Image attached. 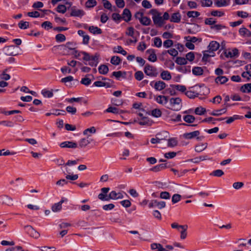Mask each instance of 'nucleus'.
<instances>
[{
	"label": "nucleus",
	"instance_id": "6e6d98bb",
	"mask_svg": "<svg viewBox=\"0 0 251 251\" xmlns=\"http://www.w3.org/2000/svg\"><path fill=\"white\" fill-rule=\"evenodd\" d=\"M67 7L64 4H59L56 8V11L61 13H64L66 11Z\"/></svg>",
	"mask_w": 251,
	"mask_h": 251
},
{
	"label": "nucleus",
	"instance_id": "79ce46f5",
	"mask_svg": "<svg viewBox=\"0 0 251 251\" xmlns=\"http://www.w3.org/2000/svg\"><path fill=\"white\" fill-rule=\"evenodd\" d=\"M126 72H114L112 73V75L116 77V78L119 79L120 77L122 76L123 77H126Z\"/></svg>",
	"mask_w": 251,
	"mask_h": 251
},
{
	"label": "nucleus",
	"instance_id": "1a4fd4ad",
	"mask_svg": "<svg viewBox=\"0 0 251 251\" xmlns=\"http://www.w3.org/2000/svg\"><path fill=\"white\" fill-rule=\"evenodd\" d=\"M165 206L166 203L165 201H158L156 200L151 201L149 204V206L150 208L157 207L159 209H162L163 208H164Z\"/></svg>",
	"mask_w": 251,
	"mask_h": 251
},
{
	"label": "nucleus",
	"instance_id": "39448f33",
	"mask_svg": "<svg viewBox=\"0 0 251 251\" xmlns=\"http://www.w3.org/2000/svg\"><path fill=\"white\" fill-rule=\"evenodd\" d=\"M24 229L25 232L31 237L35 239H38L40 236V233L35 229H34L31 226L28 225L25 226Z\"/></svg>",
	"mask_w": 251,
	"mask_h": 251
},
{
	"label": "nucleus",
	"instance_id": "4c0bfd02",
	"mask_svg": "<svg viewBox=\"0 0 251 251\" xmlns=\"http://www.w3.org/2000/svg\"><path fill=\"white\" fill-rule=\"evenodd\" d=\"M92 75H91L88 74L86 75L85 77L82 78L80 82L81 84L88 86L91 83V80L88 77V76Z\"/></svg>",
	"mask_w": 251,
	"mask_h": 251
},
{
	"label": "nucleus",
	"instance_id": "f257e3e1",
	"mask_svg": "<svg viewBox=\"0 0 251 251\" xmlns=\"http://www.w3.org/2000/svg\"><path fill=\"white\" fill-rule=\"evenodd\" d=\"M109 187H103L101 189V193L99 194L98 198L102 201H109L110 200L121 199L124 198L123 195L120 193H117L115 191H112L108 195L107 193L109 192Z\"/></svg>",
	"mask_w": 251,
	"mask_h": 251
},
{
	"label": "nucleus",
	"instance_id": "7c9ffc66",
	"mask_svg": "<svg viewBox=\"0 0 251 251\" xmlns=\"http://www.w3.org/2000/svg\"><path fill=\"white\" fill-rule=\"evenodd\" d=\"M99 72L100 74L106 75L108 72V67L105 65H101L99 67Z\"/></svg>",
	"mask_w": 251,
	"mask_h": 251
},
{
	"label": "nucleus",
	"instance_id": "13d9d810",
	"mask_svg": "<svg viewBox=\"0 0 251 251\" xmlns=\"http://www.w3.org/2000/svg\"><path fill=\"white\" fill-rule=\"evenodd\" d=\"M215 3L218 7H222L226 5V0H214Z\"/></svg>",
	"mask_w": 251,
	"mask_h": 251
},
{
	"label": "nucleus",
	"instance_id": "6e6552de",
	"mask_svg": "<svg viewBox=\"0 0 251 251\" xmlns=\"http://www.w3.org/2000/svg\"><path fill=\"white\" fill-rule=\"evenodd\" d=\"M71 10V16L81 18L85 15V12L83 10L77 9L75 7H72Z\"/></svg>",
	"mask_w": 251,
	"mask_h": 251
},
{
	"label": "nucleus",
	"instance_id": "5fc2aeb1",
	"mask_svg": "<svg viewBox=\"0 0 251 251\" xmlns=\"http://www.w3.org/2000/svg\"><path fill=\"white\" fill-rule=\"evenodd\" d=\"M187 15L189 18H196L200 15V13L198 11H190L187 12Z\"/></svg>",
	"mask_w": 251,
	"mask_h": 251
},
{
	"label": "nucleus",
	"instance_id": "de8ad7c7",
	"mask_svg": "<svg viewBox=\"0 0 251 251\" xmlns=\"http://www.w3.org/2000/svg\"><path fill=\"white\" fill-rule=\"evenodd\" d=\"M97 3L96 0H88L85 3V6L87 8H92L96 6Z\"/></svg>",
	"mask_w": 251,
	"mask_h": 251
},
{
	"label": "nucleus",
	"instance_id": "9b49d317",
	"mask_svg": "<svg viewBox=\"0 0 251 251\" xmlns=\"http://www.w3.org/2000/svg\"><path fill=\"white\" fill-rule=\"evenodd\" d=\"M170 166L168 165L166 163L160 164L159 165H157L152 168H151L150 170L153 172H158L163 170L166 168H169Z\"/></svg>",
	"mask_w": 251,
	"mask_h": 251
},
{
	"label": "nucleus",
	"instance_id": "c756f323",
	"mask_svg": "<svg viewBox=\"0 0 251 251\" xmlns=\"http://www.w3.org/2000/svg\"><path fill=\"white\" fill-rule=\"evenodd\" d=\"M240 90L243 93L251 92V83L243 85L242 86H241Z\"/></svg>",
	"mask_w": 251,
	"mask_h": 251
},
{
	"label": "nucleus",
	"instance_id": "09e8293b",
	"mask_svg": "<svg viewBox=\"0 0 251 251\" xmlns=\"http://www.w3.org/2000/svg\"><path fill=\"white\" fill-rule=\"evenodd\" d=\"M176 62L178 65H185L187 64V61L186 59L184 57H177L176 58Z\"/></svg>",
	"mask_w": 251,
	"mask_h": 251
},
{
	"label": "nucleus",
	"instance_id": "4be33fe9",
	"mask_svg": "<svg viewBox=\"0 0 251 251\" xmlns=\"http://www.w3.org/2000/svg\"><path fill=\"white\" fill-rule=\"evenodd\" d=\"M192 73L195 75H201L203 73V70L201 67H194L192 70Z\"/></svg>",
	"mask_w": 251,
	"mask_h": 251
},
{
	"label": "nucleus",
	"instance_id": "9d476101",
	"mask_svg": "<svg viewBox=\"0 0 251 251\" xmlns=\"http://www.w3.org/2000/svg\"><path fill=\"white\" fill-rule=\"evenodd\" d=\"M162 133L164 134V138H160L158 136L160 135V134H157V136L155 138H152L151 139V142L154 144L157 143H161L162 141L165 140L166 138L168 137L169 133L167 131H163Z\"/></svg>",
	"mask_w": 251,
	"mask_h": 251
},
{
	"label": "nucleus",
	"instance_id": "bb28decb",
	"mask_svg": "<svg viewBox=\"0 0 251 251\" xmlns=\"http://www.w3.org/2000/svg\"><path fill=\"white\" fill-rule=\"evenodd\" d=\"M105 112L112 113L114 114H120L123 112V110H119L118 108L115 107L110 106L105 111Z\"/></svg>",
	"mask_w": 251,
	"mask_h": 251
},
{
	"label": "nucleus",
	"instance_id": "cd10ccee",
	"mask_svg": "<svg viewBox=\"0 0 251 251\" xmlns=\"http://www.w3.org/2000/svg\"><path fill=\"white\" fill-rule=\"evenodd\" d=\"M161 77L166 80H169L171 79L172 76L170 73L168 71H163L160 74Z\"/></svg>",
	"mask_w": 251,
	"mask_h": 251
},
{
	"label": "nucleus",
	"instance_id": "4468645a",
	"mask_svg": "<svg viewBox=\"0 0 251 251\" xmlns=\"http://www.w3.org/2000/svg\"><path fill=\"white\" fill-rule=\"evenodd\" d=\"M146 53L149 54V56L148 58V59L152 62H154L157 60L156 55L155 54V51L154 49H149L146 51Z\"/></svg>",
	"mask_w": 251,
	"mask_h": 251
},
{
	"label": "nucleus",
	"instance_id": "b1692460",
	"mask_svg": "<svg viewBox=\"0 0 251 251\" xmlns=\"http://www.w3.org/2000/svg\"><path fill=\"white\" fill-rule=\"evenodd\" d=\"M228 80V79L227 77L225 76H217L215 79V81L216 83H220L221 84H225L226 82Z\"/></svg>",
	"mask_w": 251,
	"mask_h": 251
},
{
	"label": "nucleus",
	"instance_id": "aec40b11",
	"mask_svg": "<svg viewBox=\"0 0 251 251\" xmlns=\"http://www.w3.org/2000/svg\"><path fill=\"white\" fill-rule=\"evenodd\" d=\"M207 147V143H200L195 146V151L197 152H201L205 150Z\"/></svg>",
	"mask_w": 251,
	"mask_h": 251
},
{
	"label": "nucleus",
	"instance_id": "20e7f679",
	"mask_svg": "<svg viewBox=\"0 0 251 251\" xmlns=\"http://www.w3.org/2000/svg\"><path fill=\"white\" fill-rule=\"evenodd\" d=\"M181 100L179 98H172L170 99V103L174 110H179L181 107Z\"/></svg>",
	"mask_w": 251,
	"mask_h": 251
},
{
	"label": "nucleus",
	"instance_id": "69168bd1",
	"mask_svg": "<svg viewBox=\"0 0 251 251\" xmlns=\"http://www.w3.org/2000/svg\"><path fill=\"white\" fill-rule=\"evenodd\" d=\"M181 198V196L179 194H174L172 197V201L173 203H176L180 200Z\"/></svg>",
	"mask_w": 251,
	"mask_h": 251
},
{
	"label": "nucleus",
	"instance_id": "6ab92c4d",
	"mask_svg": "<svg viewBox=\"0 0 251 251\" xmlns=\"http://www.w3.org/2000/svg\"><path fill=\"white\" fill-rule=\"evenodd\" d=\"M181 18L180 14L179 12H176L172 15L170 21L173 23H178L180 22Z\"/></svg>",
	"mask_w": 251,
	"mask_h": 251
},
{
	"label": "nucleus",
	"instance_id": "e433bc0d",
	"mask_svg": "<svg viewBox=\"0 0 251 251\" xmlns=\"http://www.w3.org/2000/svg\"><path fill=\"white\" fill-rule=\"evenodd\" d=\"M177 145V140L176 138H170L168 140V146L169 147H174Z\"/></svg>",
	"mask_w": 251,
	"mask_h": 251
},
{
	"label": "nucleus",
	"instance_id": "864d4df0",
	"mask_svg": "<svg viewBox=\"0 0 251 251\" xmlns=\"http://www.w3.org/2000/svg\"><path fill=\"white\" fill-rule=\"evenodd\" d=\"M139 124L141 126L151 125L150 120L147 117H143L141 121L139 122Z\"/></svg>",
	"mask_w": 251,
	"mask_h": 251
},
{
	"label": "nucleus",
	"instance_id": "473e14b6",
	"mask_svg": "<svg viewBox=\"0 0 251 251\" xmlns=\"http://www.w3.org/2000/svg\"><path fill=\"white\" fill-rule=\"evenodd\" d=\"M172 86H174V84H171L170 87L165 90L166 93L169 94L171 96H176L177 95L176 92Z\"/></svg>",
	"mask_w": 251,
	"mask_h": 251
},
{
	"label": "nucleus",
	"instance_id": "423d86ee",
	"mask_svg": "<svg viewBox=\"0 0 251 251\" xmlns=\"http://www.w3.org/2000/svg\"><path fill=\"white\" fill-rule=\"evenodd\" d=\"M12 198L7 195H1L0 196V204L11 206L13 205Z\"/></svg>",
	"mask_w": 251,
	"mask_h": 251
},
{
	"label": "nucleus",
	"instance_id": "393cba45",
	"mask_svg": "<svg viewBox=\"0 0 251 251\" xmlns=\"http://www.w3.org/2000/svg\"><path fill=\"white\" fill-rule=\"evenodd\" d=\"M226 108L225 107L221 109L214 110L212 112L210 113V114L212 116H219L224 113H226Z\"/></svg>",
	"mask_w": 251,
	"mask_h": 251
},
{
	"label": "nucleus",
	"instance_id": "72a5a7b5",
	"mask_svg": "<svg viewBox=\"0 0 251 251\" xmlns=\"http://www.w3.org/2000/svg\"><path fill=\"white\" fill-rule=\"evenodd\" d=\"M18 26L20 29H25L30 27L29 23L21 21L18 24Z\"/></svg>",
	"mask_w": 251,
	"mask_h": 251
},
{
	"label": "nucleus",
	"instance_id": "37998d69",
	"mask_svg": "<svg viewBox=\"0 0 251 251\" xmlns=\"http://www.w3.org/2000/svg\"><path fill=\"white\" fill-rule=\"evenodd\" d=\"M162 42L161 38L159 37H155L153 39V45L157 48H160L162 46Z\"/></svg>",
	"mask_w": 251,
	"mask_h": 251
},
{
	"label": "nucleus",
	"instance_id": "c85d7f7f",
	"mask_svg": "<svg viewBox=\"0 0 251 251\" xmlns=\"http://www.w3.org/2000/svg\"><path fill=\"white\" fill-rule=\"evenodd\" d=\"M89 30L90 32L94 34H100L102 33V30L100 28L98 27L97 26H94L93 25L89 26Z\"/></svg>",
	"mask_w": 251,
	"mask_h": 251
},
{
	"label": "nucleus",
	"instance_id": "052dcab7",
	"mask_svg": "<svg viewBox=\"0 0 251 251\" xmlns=\"http://www.w3.org/2000/svg\"><path fill=\"white\" fill-rule=\"evenodd\" d=\"M55 40L58 42H63L66 40V37L63 34H58L55 36Z\"/></svg>",
	"mask_w": 251,
	"mask_h": 251
},
{
	"label": "nucleus",
	"instance_id": "bf43d9fd",
	"mask_svg": "<svg viewBox=\"0 0 251 251\" xmlns=\"http://www.w3.org/2000/svg\"><path fill=\"white\" fill-rule=\"evenodd\" d=\"M134 76L136 80L140 81L143 78L144 74L142 71H138L135 73Z\"/></svg>",
	"mask_w": 251,
	"mask_h": 251
},
{
	"label": "nucleus",
	"instance_id": "f03ea898",
	"mask_svg": "<svg viewBox=\"0 0 251 251\" xmlns=\"http://www.w3.org/2000/svg\"><path fill=\"white\" fill-rule=\"evenodd\" d=\"M82 54L84 55L83 60L86 61H89L88 64L84 63L85 65L88 64L89 65L93 66H97L99 63V54L96 53L94 55H90L88 53L85 51H82Z\"/></svg>",
	"mask_w": 251,
	"mask_h": 251
},
{
	"label": "nucleus",
	"instance_id": "412c9836",
	"mask_svg": "<svg viewBox=\"0 0 251 251\" xmlns=\"http://www.w3.org/2000/svg\"><path fill=\"white\" fill-rule=\"evenodd\" d=\"M156 101L159 104H164L168 102V100L167 97L159 95L156 97Z\"/></svg>",
	"mask_w": 251,
	"mask_h": 251
},
{
	"label": "nucleus",
	"instance_id": "f8f14e48",
	"mask_svg": "<svg viewBox=\"0 0 251 251\" xmlns=\"http://www.w3.org/2000/svg\"><path fill=\"white\" fill-rule=\"evenodd\" d=\"M60 147L62 148H68L75 149L77 147V145L76 143L73 142L65 141L60 143Z\"/></svg>",
	"mask_w": 251,
	"mask_h": 251
},
{
	"label": "nucleus",
	"instance_id": "ea45409f",
	"mask_svg": "<svg viewBox=\"0 0 251 251\" xmlns=\"http://www.w3.org/2000/svg\"><path fill=\"white\" fill-rule=\"evenodd\" d=\"M121 62V58L117 56H113L111 57L110 62L114 65H118Z\"/></svg>",
	"mask_w": 251,
	"mask_h": 251
},
{
	"label": "nucleus",
	"instance_id": "a18cd8bd",
	"mask_svg": "<svg viewBox=\"0 0 251 251\" xmlns=\"http://www.w3.org/2000/svg\"><path fill=\"white\" fill-rule=\"evenodd\" d=\"M205 112V108L201 106L197 107L195 110V114L199 115H203Z\"/></svg>",
	"mask_w": 251,
	"mask_h": 251
},
{
	"label": "nucleus",
	"instance_id": "8fccbe9b",
	"mask_svg": "<svg viewBox=\"0 0 251 251\" xmlns=\"http://www.w3.org/2000/svg\"><path fill=\"white\" fill-rule=\"evenodd\" d=\"M172 87L176 89V91L177 90L181 92H184L186 90V88L184 85L174 84V86H172Z\"/></svg>",
	"mask_w": 251,
	"mask_h": 251
},
{
	"label": "nucleus",
	"instance_id": "603ef678",
	"mask_svg": "<svg viewBox=\"0 0 251 251\" xmlns=\"http://www.w3.org/2000/svg\"><path fill=\"white\" fill-rule=\"evenodd\" d=\"M0 125L12 127L14 126V123L10 121H0Z\"/></svg>",
	"mask_w": 251,
	"mask_h": 251
},
{
	"label": "nucleus",
	"instance_id": "680f3d73",
	"mask_svg": "<svg viewBox=\"0 0 251 251\" xmlns=\"http://www.w3.org/2000/svg\"><path fill=\"white\" fill-rule=\"evenodd\" d=\"M238 54V50L237 49L232 50V51H228L226 54V57H233L236 56Z\"/></svg>",
	"mask_w": 251,
	"mask_h": 251
},
{
	"label": "nucleus",
	"instance_id": "dca6fc26",
	"mask_svg": "<svg viewBox=\"0 0 251 251\" xmlns=\"http://www.w3.org/2000/svg\"><path fill=\"white\" fill-rule=\"evenodd\" d=\"M131 14L129 9L126 8L124 10L122 19H123L126 22H127L130 21Z\"/></svg>",
	"mask_w": 251,
	"mask_h": 251
},
{
	"label": "nucleus",
	"instance_id": "4d7b16f0",
	"mask_svg": "<svg viewBox=\"0 0 251 251\" xmlns=\"http://www.w3.org/2000/svg\"><path fill=\"white\" fill-rule=\"evenodd\" d=\"M61 209L62 205L59 202L54 204L51 207L52 210L54 212L59 211Z\"/></svg>",
	"mask_w": 251,
	"mask_h": 251
},
{
	"label": "nucleus",
	"instance_id": "3c124183",
	"mask_svg": "<svg viewBox=\"0 0 251 251\" xmlns=\"http://www.w3.org/2000/svg\"><path fill=\"white\" fill-rule=\"evenodd\" d=\"M41 26L46 30H49L52 28V24L49 21L43 22L41 25Z\"/></svg>",
	"mask_w": 251,
	"mask_h": 251
},
{
	"label": "nucleus",
	"instance_id": "2eb2a0df",
	"mask_svg": "<svg viewBox=\"0 0 251 251\" xmlns=\"http://www.w3.org/2000/svg\"><path fill=\"white\" fill-rule=\"evenodd\" d=\"M220 48V44L217 41H211L208 46V49L209 51L213 52L218 50Z\"/></svg>",
	"mask_w": 251,
	"mask_h": 251
},
{
	"label": "nucleus",
	"instance_id": "e2e57ef3",
	"mask_svg": "<svg viewBox=\"0 0 251 251\" xmlns=\"http://www.w3.org/2000/svg\"><path fill=\"white\" fill-rule=\"evenodd\" d=\"M224 174V172L222 170H216L214 171L210 175H213L215 176L220 177Z\"/></svg>",
	"mask_w": 251,
	"mask_h": 251
},
{
	"label": "nucleus",
	"instance_id": "0eeeda50",
	"mask_svg": "<svg viewBox=\"0 0 251 251\" xmlns=\"http://www.w3.org/2000/svg\"><path fill=\"white\" fill-rule=\"evenodd\" d=\"M200 134V131L199 130H196L191 132L185 133L183 134V136L184 138L187 139H191L196 137H197V140H201L202 138L201 137H198Z\"/></svg>",
	"mask_w": 251,
	"mask_h": 251
},
{
	"label": "nucleus",
	"instance_id": "49530a36",
	"mask_svg": "<svg viewBox=\"0 0 251 251\" xmlns=\"http://www.w3.org/2000/svg\"><path fill=\"white\" fill-rule=\"evenodd\" d=\"M162 115V112L159 109L155 108L151 111V115L155 118H158L161 117Z\"/></svg>",
	"mask_w": 251,
	"mask_h": 251
},
{
	"label": "nucleus",
	"instance_id": "a878e982",
	"mask_svg": "<svg viewBox=\"0 0 251 251\" xmlns=\"http://www.w3.org/2000/svg\"><path fill=\"white\" fill-rule=\"evenodd\" d=\"M187 228L188 226L187 225H183L182 226H180V229H181V231H180V238L181 239H184L186 238V231Z\"/></svg>",
	"mask_w": 251,
	"mask_h": 251
},
{
	"label": "nucleus",
	"instance_id": "c03bdc74",
	"mask_svg": "<svg viewBox=\"0 0 251 251\" xmlns=\"http://www.w3.org/2000/svg\"><path fill=\"white\" fill-rule=\"evenodd\" d=\"M66 49H68L70 50H74L75 49L76 43L74 42H68L65 45Z\"/></svg>",
	"mask_w": 251,
	"mask_h": 251
},
{
	"label": "nucleus",
	"instance_id": "f3484780",
	"mask_svg": "<svg viewBox=\"0 0 251 251\" xmlns=\"http://www.w3.org/2000/svg\"><path fill=\"white\" fill-rule=\"evenodd\" d=\"M166 83L162 81H158L154 83L153 87L157 91H161L165 88Z\"/></svg>",
	"mask_w": 251,
	"mask_h": 251
},
{
	"label": "nucleus",
	"instance_id": "2f4dec72",
	"mask_svg": "<svg viewBox=\"0 0 251 251\" xmlns=\"http://www.w3.org/2000/svg\"><path fill=\"white\" fill-rule=\"evenodd\" d=\"M90 143V142L88 139L82 138L79 141V147L80 148H84Z\"/></svg>",
	"mask_w": 251,
	"mask_h": 251
},
{
	"label": "nucleus",
	"instance_id": "a211bd4d",
	"mask_svg": "<svg viewBox=\"0 0 251 251\" xmlns=\"http://www.w3.org/2000/svg\"><path fill=\"white\" fill-rule=\"evenodd\" d=\"M161 13L160 15H158L157 16L152 17L153 23L155 25L161 27L163 24V20L162 17L161 16Z\"/></svg>",
	"mask_w": 251,
	"mask_h": 251
},
{
	"label": "nucleus",
	"instance_id": "a19ab883",
	"mask_svg": "<svg viewBox=\"0 0 251 251\" xmlns=\"http://www.w3.org/2000/svg\"><path fill=\"white\" fill-rule=\"evenodd\" d=\"M185 95L189 98L194 99L198 97L199 93L192 91H187L185 92Z\"/></svg>",
	"mask_w": 251,
	"mask_h": 251
},
{
	"label": "nucleus",
	"instance_id": "5701e85b",
	"mask_svg": "<svg viewBox=\"0 0 251 251\" xmlns=\"http://www.w3.org/2000/svg\"><path fill=\"white\" fill-rule=\"evenodd\" d=\"M103 6L105 8L111 11H116L117 8L115 6L112 7L111 3L107 0H102Z\"/></svg>",
	"mask_w": 251,
	"mask_h": 251
},
{
	"label": "nucleus",
	"instance_id": "58836bf2",
	"mask_svg": "<svg viewBox=\"0 0 251 251\" xmlns=\"http://www.w3.org/2000/svg\"><path fill=\"white\" fill-rule=\"evenodd\" d=\"M53 90L49 91L46 89L42 90L41 93L44 97L51 98L53 96Z\"/></svg>",
	"mask_w": 251,
	"mask_h": 251
},
{
	"label": "nucleus",
	"instance_id": "338daca9",
	"mask_svg": "<svg viewBox=\"0 0 251 251\" xmlns=\"http://www.w3.org/2000/svg\"><path fill=\"white\" fill-rule=\"evenodd\" d=\"M160 198L162 199H169L170 198V193L166 191L162 192L160 194Z\"/></svg>",
	"mask_w": 251,
	"mask_h": 251
},
{
	"label": "nucleus",
	"instance_id": "7ed1b4c3",
	"mask_svg": "<svg viewBox=\"0 0 251 251\" xmlns=\"http://www.w3.org/2000/svg\"><path fill=\"white\" fill-rule=\"evenodd\" d=\"M144 70L145 73L149 76L156 77L158 75L156 68L150 64H146Z\"/></svg>",
	"mask_w": 251,
	"mask_h": 251
},
{
	"label": "nucleus",
	"instance_id": "ddd939ff",
	"mask_svg": "<svg viewBox=\"0 0 251 251\" xmlns=\"http://www.w3.org/2000/svg\"><path fill=\"white\" fill-rule=\"evenodd\" d=\"M15 50V47L13 45L6 47L4 49L5 54L8 56L16 55L17 54Z\"/></svg>",
	"mask_w": 251,
	"mask_h": 251
},
{
	"label": "nucleus",
	"instance_id": "f704fd0d",
	"mask_svg": "<svg viewBox=\"0 0 251 251\" xmlns=\"http://www.w3.org/2000/svg\"><path fill=\"white\" fill-rule=\"evenodd\" d=\"M140 22L144 25H149L151 24V21L149 18L146 16H143L142 18L141 19Z\"/></svg>",
	"mask_w": 251,
	"mask_h": 251
},
{
	"label": "nucleus",
	"instance_id": "c9c22d12",
	"mask_svg": "<svg viewBox=\"0 0 251 251\" xmlns=\"http://www.w3.org/2000/svg\"><path fill=\"white\" fill-rule=\"evenodd\" d=\"M184 121L187 123H193L195 120V118L194 116L191 115H187L183 117Z\"/></svg>",
	"mask_w": 251,
	"mask_h": 251
},
{
	"label": "nucleus",
	"instance_id": "0e129e2a",
	"mask_svg": "<svg viewBox=\"0 0 251 251\" xmlns=\"http://www.w3.org/2000/svg\"><path fill=\"white\" fill-rule=\"evenodd\" d=\"M174 42L170 39H167L163 42V46L165 48H169L173 45Z\"/></svg>",
	"mask_w": 251,
	"mask_h": 251
},
{
	"label": "nucleus",
	"instance_id": "774afa93",
	"mask_svg": "<svg viewBox=\"0 0 251 251\" xmlns=\"http://www.w3.org/2000/svg\"><path fill=\"white\" fill-rule=\"evenodd\" d=\"M42 251H55L56 248L54 247L43 246L40 248Z\"/></svg>",
	"mask_w": 251,
	"mask_h": 251
}]
</instances>
